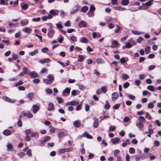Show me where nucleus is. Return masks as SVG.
<instances>
[{
  "label": "nucleus",
  "instance_id": "obj_24",
  "mask_svg": "<svg viewBox=\"0 0 161 161\" xmlns=\"http://www.w3.org/2000/svg\"><path fill=\"white\" fill-rule=\"evenodd\" d=\"M34 95V94L33 93L30 92L27 95V97L29 100L31 101Z\"/></svg>",
  "mask_w": 161,
  "mask_h": 161
},
{
  "label": "nucleus",
  "instance_id": "obj_53",
  "mask_svg": "<svg viewBox=\"0 0 161 161\" xmlns=\"http://www.w3.org/2000/svg\"><path fill=\"white\" fill-rule=\"evenodd\" d=\"M17 125H18L19 127H20L22 126V121L21 120V119H19L18 121V122H17Z\"/></svg>",
  "mask_w": 161,
  "mask_h": 161
},
{
  "label": "nucleus",
  "instance_id": "obj_35",
  "mask_svg": "<svg viewBox=\"0 0 161 161\" xmlns=\"http://www.w3.org/2000/svg\"><path fill=\"white\" fill-rule=\"evenodd\" d=\"M84 59V57L82 55H80L78 57V60L80 62L82 61Z\"/></svg>",
  "mask_w": 161,
  "mask_h": 161
},
{
  "label": "nucleus",
  "instance_id": "obj_22",
  "mask_svg": "<svg viewBox=\"0 0 161 161\" xmlns=\"http://www.w3.org/2000/svg\"><path fill=\"white\" fill-rule=\"evenodd\" d=\"M30 75L31 78H36L38 77V74L35 71L31 72Z\"/></svg>",
  "mask_w": 161,
  "mask_h": 161
},
{
  "label": "nucleus",
  "instance_id": "obj_57",
  "mask_svg": "<svg viewBox=\"0 0 161 161\" xmlns=\"http://www.w3.org/2000/svg\"><path fill=\"white\" fill-rule=\"evenodd\" d=\"M42 51L43 53H45L47 51H48V48L45 47L42 49Z\"/></svg>",
  "mask_w": 161,
  "mask_h": 161
},
{
  "label": "nucleus",
  "instance_id": "obj_34",
  "mask_svg": "<svg viewBox=\"0 0 161 161\" xmlns=\"http://www.w3.org/2000/svg\"><path fill=\"white\" fill-rule=\"evenodd\" d=\"M87 14L89 17H92L94 16V14L93 11H89Z\"/></svg>",
  "mask_w": 161,
  "mask_h": 161
},
{
  "label": "nucleus",
  "instance_id": "obj_47",
  "mask_svg": "<svg viewBox=\"0 0 161 161\" xmlns=\"http://www.w3.org/2000/svg\"><path fill=\"white\" fill-rule=\"evenodd\" d=\"M26 154L28 155L29 157H31L32 156L31 150L30 149H28L26 153Z\"/></svg>",
  "mask_w": 161,
  "mask_h": 161
},
{
  "label": "nucleus",
  "instance_id": "obj_25",
  "mask_svg": "<svg viewBox=\"0 0 161 161\" xmlns=\"http://www.w3.org/2000/svg\"><path fill=\"white\" fill-rule=\"evenodd\" d=\"M80 41L82 43H86L87 42L88 39L86 38L82 37L80 38Z\"/></svg>",
  "mask_w": 161,
  "mask_h": 161
},
{
  "label": "nucleus",
  "instance_id": "obj_29",
  "mask_svg": "<svg viewBox=\"0 0 161 161\" xmlns=\"http://www.w3.org/2000/svg\"><path fill=\"white\" fill-rule=\"evenodd\" d=\"M131 31L133 34L136 35H140L144 33H142V32L138 31H137L132 30Z\"/></svg>",
  "mask_w": 161,
  "mask_h": 161
},
{
  "label": "nucleus",
  "instance_id": "obj_3",
  "mask_svg": "<svg viewBox=\"0 0 161 161\" xmlns=\"http://www.w3.org/2000/svg\"><path fill=\"white\" fill-rule=\"evenodd\" d=\"M70 92V88L67 87L62 92V95L66 97L69 93Z\"/></svg>",
  "mask_w": 161,
  "mask_h": 161
},
{
  "label": "nucleus",
  "instance_id": "obj_42",
  "mask_svg": "<svg viewBox=\"0 0 161 161\" xmlns=\"http://www.w3.org/2000/svg\"><path fill=\"white\" fill-rule=\"evenodd\" d=\"M136 126L139 128H142L144 126L143 124L141 122H139L136 124Z\"/></svg>",
  "mask_w": 161,
  "mask_h": 161
},
{
  "label": "nucleus",
  "instance_id": "obj_27",
  "mask_svg": "<svg viewBox=\"0 0 161 161\" xmlns=\"http://www.w3.org/2000/svg\"><path fill=\"white\" fill-rule=\"evenodd\" d=\"M21 6L22 9L25 10L27 9L28 7V5L27 4H24L23 3H21Z\"/></svg>",
  "mask_w": 161,
  "mask_h": 161
},
{
  "label": "nucleus",
  "instance_id": "obj_45",
  "mask_svg": "<svg viewBox=\"0 0 161 161\" xmlns=\"http://www.w3.org/2000/svg\"><path fill=\"white\" fill-rule=\"evenodd\" d=\"M129 152L130 153H135V150L134 148L131 147L129 148Z\"/></svg>",
  "mask_w": 161,
  "mask_h": 161
},
{
  "label": "nucleus",
  "instance_id": "obj_39",
  "mask_svg": "<svg viewBox=\"0 0 161 161\" xmlns=\"http://www.w3.org/2000/svg\"><path fill=\"white\" fill-rule=\"evenodd\" d=\"M147 89L152 91H155L154 86L152 85H149L147 87Z\"/></svg>",
  "mask_w": 161,
  "mask_h": 161
},
{
  "label": "nucleus",
  "instance_id": "obj_23",
  "mask_svg": "<svg viewBox=\"0 0 161 161\" xmlns=\"http://www.w3.org/2000/svg\"><path fill=\"white\" fill-rule=\"evenodd\" d=\"M92 35L93 38L94 39L95 38L97 37L100 38L101 37V34L98 33L93 32L92 34Z\"/></svg>",
  "mask_w": 161,
  "mask_h": 161
},
{
  "label": "nucleus",
  "instance_id": "obj_44",
  "mask_svg": "<svg viewBox=\"0 0 161 161\" xmlns=\"http://www.w3.org/2000/svg\"><path fill=\"white\" fill-rule=\"evenodd\" d=\"M45 91L47 94H51L53 92L52 90L50 88H46L45 89Z\"/></svg>",
  "mask_w": 161,
  "mask_h": 161
},
{
  "label": "nucleus",
  "instance_id": "obj_18",
  "mask_svg": "<svg viewBox=\"0 0 161 161\" xmlns=\"http://www.w3.org/2000/svg\"><path fill=\"white\" fill-rule=\"evenodd\" d=\"M50 62V60L49 58H45L42 59L39 61V62L41 64H44L45 63H48Z\"/></svg>",
  "mask_w": 161,
  "mask_h": 161
},
{
  "label": "nucleus",
  "instance_id": "obj_64",
  "mask_svg": "<svg viewBox=\"0 0 161 161\" xmlns=\"http://www.w3.org/2000/svg\"><path fill=\"white\" fill-rule=\"evenodd\" d=\"M81 105H82L81 103L77 105L76 107V109L77 110H80L81 108Z\"/></svg>",
  "mask_w": 161,
  "mask_h": 161
},
{
  "label": "nucleus",
  "instance_id": "obj_40",
  "mask_svg": "<svg viewBox=\"0 0 161 161\" xmlns=\"http://www.w3.org/2000/svg\"><path fill=\"white\" fill-rule=\"evenodd\" d=\"M88 8L87 6H84L82 7L81 11L83 13H86L88 10Z\"/></svg>",
  "mask_w": 161,
  "mask_h": 161
},
{
  "label": "nucleus",
  "instance_id": "obj_8",
  "mask_svg": "<svg viewBox=\"0 0 161 161\" xmlns=\"http://www.w3.org/2000/svg\"><path fill=\"white\" fill-rule=\"evenodd\" d=\"M28 71L27 68L26 67H24L23 68V71L19 74V75L20 76H22L25 74L27 73Z\"/></svg>",
  "mask_w": 161,
  "mask_h": 161
},
{
  "label": "nucleus",
  "instance_id": "obj_14",
  "mask_svg": "<svg viewBox=\"0 0 161 161\" xmlns=\"http://www.w3.org/2000/svg\"><path fill=\"white\" fill-rule=\"evenodd\" d=\"M50 139V137L49 136H46L44 138V139L40 141V142L42 144H43L47 141L49 140Z\"/></svg>",
  "mask_w": 161,
  "mask_h": 161
},
{
  "label": "nucleus",
  "instance_id": "obj_7",
  "mask_svg": "<svg viewBox=\"0 0 161 161\" xmlns=\"http://www.w3.org/2000/svg\"><path fill=\"white\" fill-rule=\"evenodd\" d=\"M51 27H50L47 33L48 36L50 38L52 37L54 33V31L53 29H51Z\"/></svg>",
  "mask_w": 161,
  "mask_h": 161
},
{
  "label": "nucleus",
  "instance_id": "obj_4",
  "mask_svg": "<svg viewBox=\"0 0 161 161\" xmlns=\"http://www.w3.org/2000/svg\"><path fill=\"white\" fill-rule=\"evenodd\" d=\"M2 99L5 100L6 101H7L9 103H14L15 102V100H12L10 98L6 96H3L2 97Z\"/></svg>",
  "mask_w": 161,
  "mask_h": 161
},
{
  "label": "nucleus",
  "instance_id": "obj_50",
  "mask_svg": "<svg viewBox=\"0 0 161 161\" xmlns=\"http://www.w3.org/2000/svg\"><path fill=\"white\" fill-rule=\"evenodd\" d=\"M144 40V38L142 36H139L137 40V42L140 43L141 42Z\"/></svg>",
  "mask_w": 161,
  "mask_h": 161
},
{
  "label": "nucleus",
  "instance_id": "obj_58",
  "mask_svg": "<svg viewBox=\"0 0 161 161\" xmlns=\"http://www.w3.org/2000/svg\"><path fill=\"white\" fill-rule=\"evenodd\" d=\"M86 62L87 64H91L92 63V59L91 58H89L87 59L86 61Z\"/></svg>",
  "mask_w": 161,
  "mask_h": 161
},
{
  "label": "nucleus",
  "instance_id": "obj_56",
  "mask_svg": "<svg viewBox=\"0 0 161 161\" xmlns=\"http://www.w3.org/2000/svg\"><path fill=\"white\" fill-rule=\"evenodd\" d=\"M147 107L149 108H152L154 107V105L153 103H150L148 104Z\"/></svg>",
  "mask_w": 161,
  "mask_h": 161
},
{
  "label": "nucleus",
  "instance_id": "obj_62",
  "mask_svg": "<svg viewBox=\"0 0 161 161\" xmlns=\"http://www.w3.org/2000/svg\"><path fill=\"white\" fill-rule=\"evenodd\" d=\"M120 106L119 104H117L115 105H114L113 106V108L114 109H118Z\"/></svg>",
  "mask_w": 161,
  "mask_h": 161
},
{
  "label": "nucleus",
  "instance_id": "obj_63",
  "mask_svg": "<svg viewBox=\"0 0 161 161\" xmlns=\"http://www.w3.org/2000/svg\"><path fill=\"white\" fill-rule=\"evenodd\" d=\"M95 8L94 5H91L90 7L89 10V11H93L95 10Z\"/></svg>",
  "mask_w": 161,
  "mask_h": 161
},
{
  "label": "nucleus",
  "instance_id": "obj_55",
  "mask_svg": "<svg viewBox=\"0 0 161 161\" xmlns=\"http://www.w3.org/2000/svg\"><path fill=\"white\" fill-rule=\"evenodd\" d=\"M40 18L38 17L36 18H32V21L34 22H38L40 20Z\"/></svg>",
  "mask_w": 161,
  "mask_h": 161
},
{
  "label": "nucleus",
  "instance_id": "obj_17",
  "mask_svg": "<svg viewBox=\"0 0 161 161\" xmlns=\"http://www.w3.org/2000/svg\"><path fill=\"white\" fill-rule=\"evenodd\" d=\"M76 8L73 10L72 11L70 12V14H73L76 13L78 10L79 8V6L78 5H76L75 6Z\"/></svg>",
  "mask_w": 161,
  "mask_h": 161
},
{
  "label": "nucleus",
  "instance_id": "obj_30",
  "mask_svg": "<svg viewBox=\"0 0 161 161\" xmlns=\"http://www.w3.org/2000/svg\"><path fill=\"white\" fill-rule=\"evenodd\" d=\"M47 78L48 79V80L51 82H52V83L53 81L54 80V78L53 76L52 75L49 74L47 75Z\"/></svg>",
  "mask_w": 161,
  "mask_h": 161
},
{
  "label": "nucleus",
  "instance_id": "obj_19",
  "mask_svg": "<svg viewBox=\"0 0 161 161\" xmlns=\"http://www.w3.org/2000/svg\"><path fill=\"white\" fill-rule=\"evenodd\" d=\"M79 103L78 101H73L71 102L67 103V104L68 105H78Z\"/></svg>",
  "mask_w": 161,
  "mask_h": 161
},
{
  "label": "nucleus",
  "instance_id": "obj_60",
  "mask_svg": "<svg viewBox=\"0 0 161 161\" xmlns=\"http://www.w3.org/2000/svg\"><path fill=\"white\" fill-rule=\"evenodd\" d=\"M101 90L102 92L104 93H105L107 92L106 88L104 86H102L101 88Z\"/></svg>",
  "mask_w": 161,
  "mask_h": 161
},
{
  "label": "nucleus",
  "instance_id": "obj_5",
  "mask_svg": "<svg viewBox=\"0 0 161 161\" xmlns=\"http://www.w3.org/2000/svg\"><path fill=\"white\" fill-rule=\"evenodd\" d=\"M119 95L118 93L114 92L112 94V100L113 101H115L119 97Z\"/></svg>",
  "mask_w": 161,
  "mask_h": 161
},
{
  "label": "nucleus",
  "instance_id": "obj_32",
  "mask_svg": "<svg viewBox=\"0 0 161 161\" xmlns=\"http://www.w3.org/2000/svg\"><path fill=\"white\" fill-rule=\"evenodd\" d=\"M38 53V50L37 49H35L33 51L29 53V55L30 56H34L37 53Z\"/></svg>",
  "mask_w": 161,
  "mask_h": 161
},
{
  "label": "nucleus",
  "instance_id": "obj_21",
  "mask_svg": "<svg viewBox=\"0 0 161 161\" xmlns=\"http://www.w3.org/2000/svg\"><path fill=\"white\" fill-rule=\"evenodd\" d=\"M7 150L10 151H13L14 150L13 149V146L10 143H8L7 145Z\"/></svg>",
  "mask_w": 161,
  "mask_h": 161
},
{
  "label": "nucleus",
  "instance_id": "obj_48",
  "mask_svg": "<svg viewBox=\"0 0 161 161\" xmlns=\"http://www.w3.org/2000/svg\"><path fill=\"white\" fill-rule=\"evenodd\" d=\"M49 13L50 14L53 15H57L58 14L56 11L54 10H51L50 11Z\"/></svg>",
  "mask_w": 161,
  "mask_h": 161
},
{
  "label": "nucleus",
  "instance_id": "obj_51",
  "mask_svg": "<svg viewBox=\"0 0 161 161\" xmlns=\"http://www.w3.org/2000/svg\"><path fill=\"white\" fill-rule=\"evenodd\" d=\"M129 83L128 82H127L124 84L123 86L124 88H126L129 86Z\"/></svg>",
  "mask_w": 161,
  "mask_h": 161
},
{
  "label": "nucleus",
  "instance_id": "obj_54",
  "mask_svg": "<svg viewBox=\"0 0 161 161\" xmlns=\"http://www.w3.org/2000/svg\"><path fill=\"white\" fill-rule=\"evenodd\" d=\"M21 32L20 31H19L17 33H15V37L16 38H18L20 36Z\"/></svg>",
  "mask_w": 161,
  "mask_h": 161
},
{
  "label": "nucleus",
  "instance_id": "obj_41",
  "mask_svg": "<svg viewBox=\"0 0 161 161\" xmlns=\"http://www.w3.org/2000/svg\"><path fill=\"white\" fill-rule=\"evenodd\" d=\"M151 47L149 46L145 48V52L147 54H148L150 52Z\"/></svg>",
  "mask_w": 161,
  "mask_h": 161
},
{
  "label": "nucleus",
  "instance_id": "obj_61",
  "mask_svg": "<svg viewBox=\"0 0 161 161\" xmlns=\"http://www.w3.org/2000/svg\"><path fill=\"white\" fill-rule=\"evenodd\" d=\"M70 39L71 41L74 42H76L77 41V38L74 36H71Z\"/></svg>",
  "mask_w": 161,
  "mask_h": 161
},
{
  "label": "nucleus",
  "instance_id": "obj_2",
  "mask_svg": "<svg viewBox=\"0 0 161 161\" xmlns=\"http://www.w3.org/2000/svg\"><path fill=\"white\" fill-rule=\"evenodd\" d=\"M80 27H86L87 26V24L86 22L83 20L80 21L78 24Z\"/></svg>",
  "mask_w": 161,
  "mask_h": 161
},
{
  "label": "nucleus",
  "instance_id": "obj_6",
  "mask_svg": "<svg viewBox=\"0 0 161 161\" xmlns=\"http://www.w3.org/2000/svg\"><path fill=\"white\" fill-rule=\"evenodd\" d=\"M33 109V112L34 114H36L39 110V107L36 104H34L32 106Z\"/></svg>",
  "mask_w": 161,
  "mask_h": 161
},
{
  "label": "nucleus",
  "instance_id": "obj_11",
  "mask_svg": "<svg viewBox=\"0 0 161 161\" xmlns=\"http://www.w3.org/2000/svg\"><path fill=\"white\" fill-rule=\"evenodd\" d=\"M112 143L114 144H116L119 143L120 141V139L118 138H115L114 139L112 138L111 140Z\"/></svg>",
  "mask_w": 161,
  "mask_h": 161
},
{
  "label": "nucleus",
  "instance_id": "obj_52",
  "mask_svg": "<svg viewBox=\"0 0 161 161\" xmlns=\"http://www.w3.org/2000/svg\"><path fill=\"white\" fill-rule=\"evenodd\" d=\"M32 132L31 129L26 130H25V132L26 135H28L29 134H31Z\"/></svg>",
  "mask_w": 161,
  "mask_h": 161
},
{
  "label": "nucleus",
  "instance_id": "obj_13",
  "mask_svg": "<svg viewBox=\"0 0 161 161\" xmlns=\"http://www.w3.org/2000/svg\"><path fill=\"white\" fill-rule=\"evenodd\" d=\"M54 108V105L52 103H50L48 104L47 109L49 111H51Z\"/></svg>",
  "mask_w": 161,
  "mask_h": 161
},
{
  "label": "nucleus",
  "instance_id": "obj_28",
  "mask_svg": "<svg viewBox=\"0 0 161 161\" xmlns=\"http://www.w3.org/2000/svg\"><path fill=\"white\" fill-rule=\"evenodd\" d=\"M96 62L98 64H101L104 63L103 59L101 58H98L96 59Z\"/></svg>",
  "mask_w": 161,
  "mask_h": 161
},
{
  "label": "nucleus",
  "instance_id": "obj_37",
  "mask_svg": "<svg viewBox=\"0 0 161 161\" xmlns=\"http://www.w3.org/2000/svg\"><path fill=\"white\" fill-rule=\"evenodd\" d=\"M122 79L124 80H127L129 78V75L126 74H122Z\"/></svg>",
  "mask_w": 161,
  "mask_h": 161
},
{
  "label": "nucleus",
  "instance_id": "obj_59",
  "mask_svg": "<svg viewBox=\"0 0 161 161\" xmlns=\"http://www.w3.org/2000/svg\"><path fill=\"white\" fill-rule=\"evenodd\" d=\"M13 58L14 60H16L18 58V56L17 54H15L14 53L12 54Z\"/></svg>",
  "mask_w": 161,
  "mask_h": 161
},
{
  "label": "nucleus",
  "instance_id": "obj_33",
  "mask_svg": "<svg viewBox=\"0 0 161 161\" xmlns=\"http://www.w3.org/2000/svg\"><path fill=\"white\" fill-rule=\"evenodd\" d=\"M43 81L44 83L47 85H50L52 83V82L49 81L48 79H43Z\"/></svg>",
  "mask_w": 161,
  "mask_h": 161
},
{
  "label": "nucleus",
  "instance_id": "obj_15",
  "mask_svg": "<svg viewBox=\"0 0 161 161\" xmlns=\"http://www.w3.org/2000/svg\"><path fill=\"white\" fill-rule=\"evenodd\" d=\"M23 30L25 32L28 34H30L32 30L30 28L26 27L24 28Z\"/></svg>",
  "mask_w": 161,
  "mask_h": 161
},
{
  "label": "nucleus",
  "instance_id": "obj_20",
  "mask_svg": "<svg viewBox=\"0 0 161 161\" xmlns=\"http://www.w3.org/2000/svg\"><path fill=\"white\" fill-rule=\"evenodd\" d=\"M114 8L115 10H118L119 11H123L126 10V8H122L121 6H115L114 7Z\"/></svg>",
  "mask_w": 161,
  "mask_h": 161
},
{
  "label": "nucleus",
  "instance_id": "obj_38",
  "mask_svg": "<svg viewBox=\"0 0 161 161\" xmlns=\"http://www.w3.org/2000/svg\"><path fill=\"white\" fill-rule=\"evenodd\" d=\"M139 120L140 122L145 123L146 121V119L143 116H140L139 118Z\"/></svg>",
  "mask_w": 161,
  "mask_h": 161
},
{
  "label": "nucleus",
  "instance_id": "obj_46",
  "mask_svg": "<svg viewBox=\"0 0 161 161\" xmlns=\"http://www.w3.org/2000/svg\"><path fill=\"white\" fill-rule=\"evenodd\" d=\"M112 44L114 45L116 47L119 45V43L117 40H113L112 42Z\"/></svg>",
  "mask_w": 161,
  "mask_h": 161
},
{
  "label": "nucleus",
  "instance_id": "obj_43",
  "mask_svg": "<svg viewBox=\"0 0 161 161\" xmlns=\"http://www.w3.org/2000/svg\"><path fill=\"white\" fill-rule=\"evenodd\" d=\"M139 8L140 9H145L147 8V7L145 3H143L142 5L140 6Z\"/></svg>",
  "mask_w": 161,
  "mask_h": 161
},
{
  "label": "nucleus",
  "instance_id": "obj_36",
  "mask_svg": "<svg viewBox=\"0 0 161 161\" xmlns=\"http://www.w3.org/2000/svg\"><path fill=\"white\" fill-rule=\"evenodd\" d=\"M110 105L108 101H106V104L104 106V108L105 109H109L110 108Z\"/></svg>",
  "mask_w": 161,
  "mask_h": 161
},
{
  "label": "nucleus",
  "instance_id": "obj_9",
  "mask_svg": "<svg viewBox=\"0 0 161 161\" xmlns=\"http://www.w3.org/2000/svg\"><path fill=\"white\" fill-rule=\"evenodd\" d=\"M94 123L93 126L95 128H97L98 126V120L97 118H94L93 119Z\"/></svg>",
  "mask_w": 161,
  "mask_h": 161
},
{
  "label": "nucleus",
  "instance_id": "obj_10",
  "mask_svg": "<svg viewBox=\"0 0 161 161\" xmlns=\"http://www.w3.org/2000/svg\"><path fill=\"white\" fill-rule=\"evenodd\" d=\"M29 23L28 20L26 19H21L20 21V24L22 26L26 25Z\"/></svg>",
  "mask_w": 161,
  "mask_h": 161
},
{
  "label": "nucleus",
  "instance_id": "obj_12",
  "mask_svg": "<svg viewBox=\"0 0 161 161\" xmlns=\"http://www.w3.org/2000/svg\"><path fill=\"white\" fill-rule=\"evenodd\" d=\"M81 137L82 136H86L87 138L88 139H92V136L90 135L89 134H88L87 132H85L84 133L82 136H80Z\"/></svg>",
  "mask_w": 161,
  "mask_h": 161
},
{
  "label": "nucleus",
  "instance_id": "obj_1",
  "mask_svg": "<svg viewBox=\"0 0 161 161\" xmlns=\"http://www.w3.org/2000/svg\"><path fill=\"white\" fill-rule=\"evenodd\" d=\"M21 115H22V116H26L29 118H32L33 116V114L30 112L23 111L21 112Z\"/></svg>",
  "mask_w": 161,
  "mask_h": 161
},
{
  "label": "nucleus",
  "instance_id": "obj_26",
  "mask_svg": "<svg viewBox=\"0 0 161 161\" xmlns=\"http://www.w3.org/2000/svg\"><path fill=\"white\" fill-rule=\"evenodd\" d=\"M121 3L123 5H127L129 3V0H122L121 1Z\"/></svg>",
  "mask_w": 161,
  "mask_h": 161
},
{
  "label": "nucleus",
  "instance_id": "obj_16",
  "mask_svg": "<svg viewBox=\"0 0 161 161\" xmlns=\"http://www.w3.org/2000/svg\"><path fill=\"white\" fill-rule=\"evenodd\" d=\"M3 133L4 135L8 136L10 135L11 134V132L10 130L7 129L3 131Z\"/></svg>",
  "mask_w": 161,
  "mask_h": 161
},
{
  "label": "nucleus",
  "instance_id": "obj_31",
  "mask_svg": "<svg viewBox=\"0 0 161 161\" xmlns=\"http://www.w3.org/2000/svg\"><path fill=\"white\" fill-rule=\"evenodd\" d=\"M73 124L75 127H79L80 126V124L79 121L76 120L74 122Z\"/></svg>",
  "mask_w": 161,
  "mask_h": 161
},
{
  "label": "nucleus",
  "instance_id": "obj_49",
  "mask_svg": "<svg viewBox=\"0 0 161 161\" xmlns=\"http://www.w3.org/2000/svg\"><path fill=\"white\" fill-rule=\"evenodd\" d=\"M23 82L21 80H19V81L17 83H16L15 84L14 86H18L22 85L23 84Z\"/></svg>",
  "mask_w": 161,
  "mask_h": 161
}]
</instances>
